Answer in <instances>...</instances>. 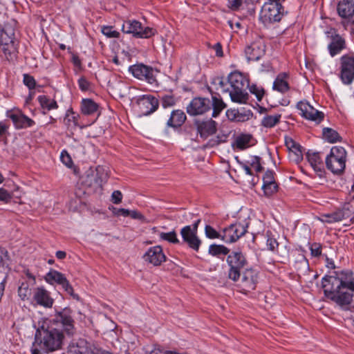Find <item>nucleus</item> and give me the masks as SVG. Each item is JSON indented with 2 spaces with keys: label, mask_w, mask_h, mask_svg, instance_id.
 Listing matches in <instances>:
<instances>
[{
  "label": "nucleus",
  "mask_w": 354,
  "mask_h": 354,
  "mask_svg": "<svg viewBox=\"0 0 354 354\" xmlns=\"http://www.w3.org/2000/svg\"><path fill=\"white\" fill-rule=\"evenodd\" d=\"M322 286L325 297L335 302L343 310H348L353 301L354 292V273L342 270L335 276L322 278Z\"/></svg>",
  "instance_id": "1"
},
{
  "label": "nucleus",
  "mask_w": 354,
  "mask_h": 354,
  "mask_svg": "<svg viewBox=\"0 0 354 354\" xmlns=\"http://www.w3.org/2000/svg\"><path fill=\"white\" fill-rule=\"evenodd\" d=\"M64 336L60 330L53 325L45 328L42 326L35 333L34 346L44 353H50L62 348Z\"/></svg>",
  "instance_id": "2"
},
{
  "label": "nucleus",
  "mask_w": 354,
  "mask_h": 354,
  "mask_svg": "<svg viewBox=\"0 0 354 354\" xmlns=\"http://www.w3.org/2000/svg\"><path fill=\"white\" fill-rule=\"evenodd\" d=\"M228 82L232 90L230 96L232 101L239 104H245L248 100L246 89L249 87V80L243 73L234 71L228 75Z\"/></svg>",
  "instance_id": "3"
},
{
  "label": "nucleus",
  "mask_w": 354,
  "mask_h": 354,
  "mask_svg": "<svg viewBox=\"0 0 354 354\" xmlns=\"http://www.w3.org/2000/svg\"><path fill=\"white\" fill-rule=\"evenodd\" d=\"M346 162V151L340 146L333 147L330 153L326 158V165L332 173L342 174L345 167Z\"/></svg>",
  "instance_id": "4"
},
{
  "label": "nucleus",
  "mask_w": 354,
  "mask_h": 354,
  "mask_svg": "<svg viewBox=\"0 0 354 354\" xmlns=\"http://www.w3.org/2000/svg\"><path fill=\"white\" fill-rule=\"evenodd\" d=\"M283 15V8L280 3H266L259 13V21L265 26L279 22Z\"/></svg>",
  "instance_id": "5"
},
{
  "label": "nucleus",
  "mask_w": 354,
  "mask_h": 354,
  "mask_svg": "<svg viewBox=\"0 0 354 354\" xmlns=\"http://www.w3.org/2000/svg\"><path fill=\"white\" fill-rule=\"evenodd\" d=\"M226 261L229 267L228 277L233 281H236L240 277V272L248 265L246 257L241 251H232L228 254Z\"/></svg>",
  "instance_id": "6"
},
{
  "label": "nucleus",
  "mask_w": 354,
  "mask_h": 354,
  "mask_svg": "<svg viewBox=\"0 0 354 354\" xmlns=\"http://www.w3.org/2000/svg\"><path fill=\"white\" fill-rule=\"evenodd\" d=\"M258 279V272L250 268H245L240 272V277H239V279L236 282H237V286L241 289V291L243 293H247L256 288Z\"/></svg>",
  "instance_id": "7"
},
{
  "label": "nucleus",
  "mask_w": 354,
  "mask_h": 354,
  "mask_svg": "<svg viewBox=\"0 0 354 354\" xmlns=\"http://www.w3.org/2000/svg\"><path fill=\"white\" fill-rule=\"evenodd\" d=\"M71 314L72 312L69 308H64L62 311L56 313L51 325L57 328L60 326L68 335H73L75 329V322Z\"/></svg>",
  "instance_id": "8"
},
{
  "label": "nucleus",
  "mask_w": 354,
  "mask_h": 354,
  "mask_svg": "<svg viewBox=\"0 0 354 354\" xmlns=\"http://www.w3.org/2000/svg\"><path fill=\"white\" fill-rule=\"evenodd\" d=\"M122 31L127 34H132L138 38H149L153 35L156 30L149 27H143L142 24L136 20H129L122 25Z\"/></svg>",
  "instance_id": "9"
},
{
  "label": "nucleus",
  "mask_w": 354,
  "mask_h": 354,
  "mask_svg": "<svg viewBox=\"0 0 354 354\" xmlns=\"http://www.w3.org/2000/svg\"><path fill=\"white\" fill-rule=\"evenodd\" d=\"M129 72L137 79L145 80L150 84L157 85L156 73L151 67L142 64L131 66Z\"/></svg>",
  "instance_id": "10"
},
{
  "label": "nucleus",
  "mask_w": 354,
  "mask_h": 354,
  "mask_svg": "<svg viewBox=\"0 0 354 354\" xmlns=\"http://www.w3.org/2000/svg\"><path fill=\"white\" fill-rule=\"evenodd\" d=\"M340 77L345 84H351L354 80V55H344L340 58Z\"/></svg>",
  "instance_id": "11"
},
{
  "label": "nucleus",
  "mask_w": 354,
  "mask_h": 354,
  "mask_svg": "<svg viewBox=\"0 0 354 354\" xmlns=\"http://www.w3.org/2000/svg\"><path fill=\"white\" fill-rule=\"evenodd\" d=\"M54 304V299L50 292L43 286H38L33 288L32 298L30 304L40 306L46 308H50Z\"/></svg>",
  "instance_id": "12"
},
{
  "label": "nucleus",
  "mask_w": 354,
  "mask_h": 354,
  "mask_svg": "<svg viewBox=\"0 0 354 354\" xmlns=\"http://www.w3.org/2000/svg\"><path fill=\"white\" fill-rule=\"evenodd\" d=\"M328 39V50L331 57L339 55L346 48L345 39L335 30L326 32Z\"/></svg>",
  "instance_id": "13"
},
{
  "label": "nucleus",
  "mask_w": 354,
  "mask_h": 354,
  "mask_svg": "<svg viewBox=\"0 0 354 354\" xmlns=\"http://www.w3.org/2000/svg\"><path fill=\"white\" fill-rule=\"evenodd\" d=\"M248 223H236L223 230L222 240L225 243H234L247 232Z\"/></svg>",
  "instance_id": "14"
},
{
  "label": "nucleus",
  "mask_w": 354,
  "mask_h": 354,
  "mask_svg": "<svg viewBox=\"0 0 354 354\" xmlns=\"http://www.w3.org/2000/svg\"><path fill=\"white\" fill-rule=\"evenodd\" d=\"M137 105L140 115H148L157 110L159 103L152 95H144L138 98Z\"/></svg>",
  "instance_id": "15"
},
{
  "label": "nucleus",
  "mask_w": 354,
  "mask_h": 354,
  "mask_svg": "<svg viewBox=\"0 0 354 354\" xmlns=\"http://www.w3.org/2000/svg\"><path fill=\"white\" fill-rule=\"evenodd\" d=\"M0 45L2 46V51L8 60L12 61L17 57V48L16 43L3 30H1L0 34Z\"/></svg>",
  "instance_id": "16"
},
{
  "label": "nucleus",
  "mask_w": 354,
  "mask_h": 354,
  "mask_svg": "<svg viewBox=\"0 0 354 354\" xmlns=\"http://www.w3.org/2000/svg\"><path fill=\"white\" fill-rule=\"evenodd\" d=\"M211 109V101L208 98L195 97L187 106V113L189 115H202Z\"/></svg>",
  "instance_id": "17"
},
{
  "label": "nucleus",
  "mask_w": 354,
  "mask_h": 354,
  "mask_svg": "<svg viewBox=\"0 0 354 354\" xmlns=\"http://www.w3.org/2000/svg\"><path fill=\"white\" fill-rule=\"evenodd\" d=\"M297 108L300 111V114L307 120L320 122L324 118V113L315 109L306 101H301Z\"/></svg>",
  "instance_id": "18"
},
{
  "label": "nucleus",
  "mask_w": 354,
  "mask_h": 354,
  "mask_svg": "<svg viewBox=\"0 0 354 354\" xmlns=\"http://www.w3.org/2000/svg\"><path fill=\"white\" fill-rule=\"evenodd\" d=\"M143 259L145 262L154 266H160L166 260V256L162 248L160 245L149 248L143 254Z\"/></svg>",
  "instance_id": "19"
},
{
  "label": "nucleus",
  "mask_w": 354,
  "mask_h": 354,
  "mask_svg": "<svg viewBox=\"0 0 354 354\" xmlns=\"http://www.w3.org/2000/svg\"><path fill=\"white\" fill-rule=\"evenodd\" d=\"M197 133L201 138H207L209 136L216 133L217 130V123L212 119L198 120L195 122Z\"/></svg>",
  "instance_id": "20"
},
{
  "label": "nucleus",
  "mask_w": 354,
  "mask_h": 354,
  "mask_svg": "<svg viewBox=\"0 0 354 354\" xmlns=\"http://www.w3.org/2000/svg\"><path fill=\"white\" fill-rule=\"evenodd\" d=\"M180 235L184 243L195 251H198L201 241L197 232L192 230L191 225H186L180 230Z\"/></svg>",
  "instance_id": "21"
},
{
  "label": "nucleus",
  "mask_w": 354,
  "mask_h": 354,
  "mask_svg": "<svg viewBox=\"0 0 354 354\" xmlns=\"http://www.w3.org/2000/svg\"><path fill=\"white\" fill-rule=\"evenodd\" d=\"M7 116L12 120L17 129L30 127L35 124L32 119L19 111H9L7 112Z\"/></svg>",
  "instance_id": "22"
},
{
  "label": "nucleus",
  "mask_w": 354,
  "mask_h": 354,
  "mask_svg": "<svg viewBox=\"0 0 354 354\" xmlns=\"http://www.w3.org/2000/svg\"><path fill=\"white\" fill-rule=\"evenodd\" d=\"M257 141L253 136L248 133H241L238 134L232 143L234 149L244 150L256 144Z\"/></svg>",
  "instance_id": "23"
},
{
  "label": "nucleus",
  "mask_w": 354,
  "mask_h": 354,
  "mask_svg": "<svg viewBox=\"0 0 354 354\" xmlns=\"http://www.w3.org/2000/svg\"><path fill=\"white\" fill-rule=\"evenodd\" d=\"M265 53V46L261 41H257L248 46L245 50V54L248 61L259 60Z\"/></svg>",
  "instance_id": "24"
},
{
  "label": "nucleus",
  "mask_w": 354,
  "mask_h": 354,
  "mask_svg": "<svg viewBox=\"0 0 354 354\" xmlns=\"http://www.w3.org/2000/svg\"><path fill=\"white\" fill-rule=\"evenodd\" d=\"M338 15L342 19H349L354 15V1L340 0L337 5Z\"/></svg>",
  "instance_id": "25"
},
{
  "label": "nucleus",
  "mask_w": 354,
  "mask_h": 354,
  "mask_svg": "<svg viewBox=\"0 0 354 354\" xmlns=\"http://www.w3.org/2000/svg\"><path fill=\"white\" fill-rule=\"evenodd\" d=\"M350 211L348 209L337 210L331 214H322L319 220L323 223H333L341 221L350 217Z\"/></svg>",
  "instance_id": "26"
},
{
  "label": "nucleus",
  "mask_w": 354,
  "mask_h": 354,
  "mask_svg": "<svg viewBox=\"0 0 354 354\" xmlns=\"http://www.w3.org/2000/svg\"><path fill=\"white\" fill-rule=\"evenodd\" d=\"M306 158L314 171L321 176L323 173L324 166L319 153L309 151L306 153Z\"/></svg>",
  "instance_id": "27"
},
{
  "label": "nucleus",
  "mask_w": 354,
  "mask_h": 354,
  "mask_svg": "<svg viewBox=\"0 0 354 354\" xmlns=\"http://www.w3.org/2000/svg\"><path fill=\"white\" fill-rule=\"evenodd\" d=\"M187 116L183 111L180 109L174 110L167 122V126L172 128L181 127L185 122Z\"/></svg>",
  "instance_id": "28"
},
{
  "label": "nucleus",
  "mask_w": 354,
  "mask_h": 354,
  "mask_svg": "<svg viewBox=\"0 0 354 354\" xmlns=\"http://www.w3.org/2000/svg\"><path fill=\"white\" fill-rule=\"evenodd\" d=\"M38 102L44 110V113H46V111H49L58 108L57 102L46 95H39L38 97Z\"/></svg>",
  "instance_id": "29"
},
{
  "label": "nucleus",
  "mask_w": 354,
  "mask_h": 354,
  "mask_svg": "<svg viewBox=\"0 0 354 354\" xmlns=\"http://www.w3.org/2000/svg\"><path fill=\"white\" fill-rule=\"evenodd\" d=\"M32 290L30 285L26 283H22L18 288V295L23 301H28L30 304L32 298Z\"/></svg>",
  "instance_id": "30"
},
{
  "label": "nucleus",
  "mask_w": 354,
  "mask_h": 354,
  "mask_svg": "<svg viewBox=\"0 0 354 354\" xmlns=\"http://www.w3.org/2000/svg\"><path fill=\"white\" fill-rule=\"evenodd\" d=\"M65 279L66 277L62 273L55 270L49 271L45 277L46 281L51 285L55 283L60 285Z\"/></svg>",
  "instance_id": "31"
},
{
  "label": "nucleus",
  "mask_w": 354,
  "mask_h": 354,
  "mask_svg": "<svg viewBox=\"0 0 354 354\" xmlns=\"http://www.w3.org/2000/svg\"><path fill=\"white\" fill-rule=\"evenodd\" d=\"M98 105L92 100L84 99L82 102V111L84 114L91 115L97 111Z\"/></svg>",
  "instance_id": "32"
},
{
  "label": "nucleus",
  "mask_w": 354,
  "mask_h": 354,
  "mask_svg": "<svg viewBox=\"0 0 354 354\" xmlns=\"http://www.w3.org/2000/svg\"><path fill=\"white\" fill-rule=\"evenodd\" d=\"M212 106V117L216 118L220 113L225 108V104L221 98L212 96L211 107Z\"/></svg>",
  "instance_id": "33"
},
{
  "label": "nucleus",
  "mask_w": 354,
  "mask_h": 354,
  "mask_svg": "<svg viewBox=\"0 0 354 354\" xmlns=\"http://www.w3.org/2000/svg\"><path fill=\"white\" fill-rule=\"evenodd\" d=\"M280 118L279 114L266 115L262 118L261 124L266 128H272L279 122Z\"/></svg>",
  "instance_id": "34"
},
{
  "label": "nucleus",
  "mask_w": 354,
  "mask_h": 354,
  "mask_svg": "<svg viewBox=\"0 0 354 354\" xmlns=\"http://www.w3.org/2000/svg\"><path fill=\"white\" fill-rule=\"evenodd\" d=\"M272 88L274 90L283 93L288 91L289 86L283 76L278 75L273 82Z\"/></svg>",
  "instance_id": "35"
},
{
  "label": "nucleus",
  "mask_w": 354,
  "mask_h": 354,
  "mask_svg": "<svg viewBox=\"0 0 354 354\" xmlns=\"http://www.w3.org/2000/svg\"><path fill=\"white\" fill-rule=\"evenodd\" d=\"M323 136L330 143L336 142L340 139L339 133L330 128H324L323 129Z\"/></svg>",
  "instance_id": "36"
},
{
  "label": "nucleus",
  "mask_w": 354,
  "mask_h": 354,
  "mask_svg": "<svg viewBox=\"0 0 354 354\" xmlns=\"http://www.w3.org/2000/svg\"><path fill=\"white\" fill-rule=\"evenodd\" d=\"M208 252L212 256H218L220 254H227L230 250L224 245L212 244L209 247Z\"/></svg>",
  "instance_id": "37"
},
{
  "label": "nucleus",
  "mask_w": 354,
  "mask_h": 354,
  "mask_svg": "<svg viewBox=\"0 0 354 354\" xmlns=\"http://www.w3.org/2000/svg\"><path fill=\"white\" fill-rule=\"evenodd\" d=\"M247 163L254 169L257 172H260L263 170V167L261 163V158L257 156L250 157Z\"/></svg>",
  "instance_id": "38"
},
{
  "label": "nucleus",
  "mask_w": 354,
  "mask_h": 354,
  "mask_svg": "<svg viewBox=\"0 0 354 354\" xmlns=\"http://www.w3.org/2000/svg\"><path fill=\"white\" fill-rule=\"evenodd\" d=\"M159 236L161 239L167 241L169 243H179V240L177 238V234L175 231H171L169 232H160Z\"/></svg>",
  "instance_id": "39"
},
{
  "label": "nucleus",
  "mask_w": 354,
  "mask_h": 354,
  "mask_svg": "<svg viewBox=\"0 0 354 354\" xmlns=\"http://www.w3.org/2000/svg\"><path fill=\"white\" fill-rule=\"evenodd\" d=\"M168 351L161 348L158 345L146 346L145 347V354H167Z\"/></svg>",
  "instance_id": "40"
},
{
  "label": "nucleus",
  "mask_w": 354,
  "mask_h": 354,
  "mask_svg": "<svg viewBox=\"0 0 354 354\" xmlns=\"http://www.w3.org/2000/svg\"><path fill=\"white\" fill-rule=\"evenodd\" d=\"M251 93L254 94L258 101H261L264 95V90L261 86H259L256 84H252L248 87Z\"/></svg>",
  "instance_id": "41"
},
{
  "label": "nucleus",
  "mask_w": 354,
  "mask_h": 354,
  "mask_svg": "<svg viewBox=\"0 0 354 354\" xmlns=\"http://www.w3.org/2000/svg\"><path fill=\"white\" fill-rule=\"evenodd\" d=\"M64 122L68 129H72L77 125V120L74 113L66 114Z\"/></svg>",
  "instance_id": "42"
},
{
  "label": "nucleus",
  "mask_w": 354,
  "mask_h": 354,
  "mask_svg": "<svg viewBox=\"0 0 354 354\" xmlns=\"http://www.w3.org/2000/svg\"><path fill=\"white\" fill-rule=\"evenodd\" d=\"M102 32L109 38H118L120 33L114 30L112 26H103L102 28Z\"/></svg>",
  "instance_id": "43"
},
{
  "label": "nucleus",
  "mask_w": 354,
  "mask_h": 354,
  "mask_svg": "<svg viewBox=\"0 0 354 354\" xmlns=\"http://www.w3.org/2000/svg\"><path fill=\"white\" fill-rule=\"evenodd\" d=\"M205 232L207 237L209 239H222V234L218 232L216 230H214L210 225H206L205 227Z\"/></svg>",
  "instance_id": "44"
},
{
  "label": "nucleus",
  "mask_w": 354,
  "mask_h": 354,
  "mask_svg": "<svg viewBox=\"0 0 354 354\" xmlns=\"http://www.w3.org/2000/svg\"><path fill=\"white\" fill-rule=\"evenodd\" d=\"M278 186L277 183H270V184H263L262 189L264 192V194L268 196H272L277 191Z\"/></svg>",
  "instance_id": "45"
},
{
  "label": "nucleus",
  "mask_w": 354,
  "mask_h": 354,
  "mask_svg": "<svg viewBox=\"0 0 354 354\" xmlns=\"http://www.w3.org/2000/svg\"><path fill=\"white\" fill-rule=\"evenodd\" d=\"M252 112L250 110L248 111H239L237 115V122H245L250 120L252 118Z\"/></svg>",
  "instance_id": "46"
},
{
  "label": "nucleus",
  "mask_w": 354,
  "mask_h": 354,
  "mask_svg": "<svg viewBox=\"0 0 354 354\" xmlns=\"http://www.w3.org/2000/svg\"><path fill=\"white\" fill-rule=\"evenodd\" d=\"M23 82H24V84L27 87H28L29 89H33L35 87L36 82H35L34 77L28 74L24 75Z\"/></svg>",
  "instance_id": "47"
},
{
  "label": "nucleus",
  "mask_w": 354,
  "mask_h": 354,
  "mask_svg": "<svg viewBox=\"0 0 354 354\" xmlns=\"http://www.w3.org/2000/svg\"><path fill=\"white\" fill-rule=\"evenodd\" d=\"M175 104L176 100L171 95H165L162 98V105L164 108L173 106Z\"/></svg>",
  "instance_id": "48"
},
{
  "label": "nucleus",
  "mask_w": 354,
  "mask_h": 354,
  "mask_svg": "<svg viewBox=\"0 0 354 354\" xmlns=\"http://www.w3.org/2000/svg\"><path fill=\"white\" fill-rule=\"evenodd\" d=\"M61 161L68 167H71L73 161L69 154L66 151H63L60 155Z\"/></svg>",
  "instance_id": "49"
},
{
  "label": "nucleus",
  "mask_w": 354,
  "mask_h": 354,
  "mask_svg": "<svg viewBox=\"0 0 354 354\" xmlns=\"http://www.w3.org/2000/svg\"><path fill=\"white\" fill-rule=\"evenodd\" d=\"M290 156L295 160L299 161L302 159V152L301 150V147L299 145L298 147H295V149L290 151Z\"/></svg>",
  "instance_id": "50"
},
{
  "label": "nucleus",
  "mask_w": 354,
  "mask_h": 354,
  "mask_svg": "<svg viewBox=\"0 0 354 354\" xmlns=\"http://www.w3.org/2000/svg\"><path fill=\"white\" fill-rule=\"evenodd\" d=\"M63 289L70 295H71L73 298H77V296L74 293L73 289L71 284L69 283V281L66 278L62 283L60 284Z\"/></svg>",
  "instance_id": "51"
},
{
  "label": "nucleus",
  "mask_w": 354,
  "mask_h": 354,
  "mask_svg": "<svg viewBox=\"0 0 354 354\" xmlns=\"http://www.w3.org/2000/svg\"><path fill=\"white\" fill-rule=\"evenodd\" d=\"M274 173L272 171H267L263 178V184L276 183L274 178Z\"/></svg>",
  "instance_id": "52"
},
{
  "label": "nucleus",
  "mask_w": 354,
  "mask_h": 354,
  "mask_svg": "<svg viewBox=\"0 0 354 354\" xmlns=\"http://www.w3.org/2000/svg\"><path fill=\"white\" fill-rule=\"evenodd\" d=\"M311 255L313 257H319L322 253V247L319 243H313L310 247Z\"/></svg>",
  "instance_id": "53"
},
{
  "label": "nucleus",
  "mask_w": 354,
  "mask_h": 354,
  "mask_svg": "<svg viewBox=\"0 0 354 354\" xmlns=\"http://www.w3.org/2000/svg\"><path fill=\"white\" fill-rule=\"evenodd\" d=\"M298 264V269H307L308 268V262L305 257L302 254H299L298 257V261L296 262Z\"/></svg>",
  "instance_id": "54"
},
{
  "label": "nucleus",
  "mask_w": 354,
  "mask_h": 354,
  "mask_svg": "<svg viewBox=\"0 0 354 354\" xmlns=\"http://www.w3.org/2000/svg\"><path fill=\"white\" fill-rule=\"evenodd\" d=\"M12 198V194L3 188H0V201L8 203Z\"/></svg>",
  "instance_id": "55"
},
{
  "label": "nucleus",
  "mask_w": 354,
  "mask_h": 354,
  "mask_svg": "<svg viewBox=\"0 0 354 354\" xmlns=\"http://www.w3.org/2000/svg\"><path fill=\"white\" fill-rule=\"evenodd\" d=\"M266 245L270 250L274 251V249L279 246V243L275 239L268 237Z\"/></svg>",
  "instance_id": "56"
},
{
  "label": "nucleus",
  "mask_w": 354,
  "mask_h": 354,
  "mask_svg": "<svg viewBox=\"0 0 354 354\" xmlns=\"http://www.w3.org/2000/svg\"><path fill=\"white\" fill-rule=\"evenodd\" d=\"M122 199V194L120 191L115 190L112 193L111 200L115 204H119Z\"/></svg>",
  "instance_id": "57"
},
{
  "label": "nucleus",
  "mask_w": 354,
  "mask_h": 354,
  "mask_svg": "<svg viewBox=\"0 0 354 354\" xmlns=\"http://www.w3.org/2000/svg\"><path fill=\"white\" fill-rule=\"evenodd\" d=\"M113 214L115 216H123L124 217L129 216V210L124 208L117 209L115 207H113Z\"/></svg>",
  "instance_id": "58"
},
{
  "label": "nucleus",
  "mask_w": 354,
  "mask_h": 354,
  "mask_svg": "<svg viewBox=\"0 0 354 354\" xmlns=\"http://www.w3.org/2000/svg\"><path fill=\"white\" fill-rule=\"evenodd\" d=\"M239 110L236 109H228L226 111V116L231 121L237 122V115Z\"/></svg>",
  "instance_id": "59"
},
{
  "label": "nucleus",
  "mask_w": 354,
  "mask_h": 354,
  "mask_svg": "<svg viewBox=\"0 0 354 354\" xmlns=\"http://www.w3.org/2000/svg\"><path fill=\"white\" fill-rule=\"evenodd\" d=\"M8 252L6 250L0 247V266H3L8 260Z\"/></svg>",
  "instance_id": "60"
},
{
  "label": "nucleus",
  "mask_w": 354,
  "mask_h": 354,
  "mask_svg": "<svg viewBox=\"0 0 354 354\" xmlns=\"http://www.w3.org/2000/svg\"><path fill=\"white\" fill-rule=\"evenodd\" d=\"M78 85L82 91H86L88 89L89 84L88 81L83 77L78 80Z\"/></svg>",
  "instance_id": "61"
},
{
  "label": "nucleus",
  "mask_w": 354,
  "mask_h": 354,
  "mask_svg": "<svg viewBox=\"0 0 354 354\" xmlns=\"http://www.w3.org/2000/svg\"><path fill=\"white\" fill-rule=\"evenodd\" d=\"M129 216H131L132 218L138 219V220H140V221H142L145 218L144 216L140 212H139L136 210H132V211L129 210Z\"/></svg>",
  "instance_id": "62"
},
{
  "label": "nucleus",
  "mask_w": 354,
  "mask_h": 354,
  "mask_svg": "<svg viewBox=\"0 0 354 354\" xmlns=\"http://www.w3.org/2000/svg\"><path fill=\"white\" fill-rule=\"evenodd\" d=\"M230 8L233 10L238 9L241 5V0H228Z\"/></svg>",
  "instance_id": "63"
},
{
  "label": "nucleus",
  "mask_w": 354,
  "mask_h": 354,
  "mask_svg": "<svg viewBox=\"0 0 354 354\" xmlns=\"http://www.w3.org/2000/svg\"><path fill=\"white\" fill-rule=\"evenodd\" d=\"M286 145L288 147L290 151L295 149V147H298L299 145L290 138L286 140Z\"/></svg>",
  "instance_id": "64"
}]
</instances>
